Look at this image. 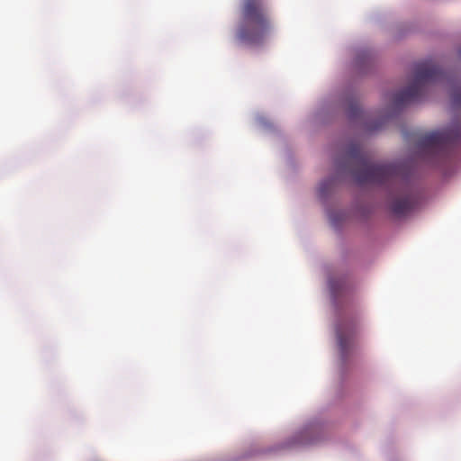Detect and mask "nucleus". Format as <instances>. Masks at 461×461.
I'll return each mask as SVG.
<instances>
[{"instance_id": "423d86ee", "label": "nucleus", "mask_w": 461, "mask_h": 461, "mask_svg": "<svg viewBox=\"0 0 461 461\" xmlns=\"http://www.w3.org/2000/svg\"><path fill=\"white\" fill-rule=\"evenodd\" d=\"M450 96L453 105L461 107V83L455 82L451 85Z\"/></svg>"}, {"instance_id": "f257e3e1", "label": "nucleus", "mask_w": 461, "mask_h": 461, "mask_svg": "<svg viewBox=\"0 0 461 461\" xmlns=\"http://www.w3.org/2000/svg\"><path fill=\"white\" fill-rule=\"evenodd\" d=\"M346 157L358 184H390L397 186L390 205L395 215H406L415 208L419 197L410 185L402 165L375 164L360 145L356 143L348 147Z\"/></svg>"}, {"instance_id": "7ed1b4c3", "label": "nucleus", "mask_w": 461, "mask_h": 461, "mask_svg": "<svg viewBox=\"0 0 461 461\" xmlns=\"http://www.w3.org/2000/svg\"><path fill=\"white\" fill-rule=\"evenodd\" d=\"M446 73L432 60L417 63L414 68V80L406 88L395 93L393 102L396 107L403 106L420 99L426 84L442 81Z\"/></svg>"}, {"instance_id": "39448f33", "label": "nucleus", "mask_w": 461, "mask_h": 461, "mask_svg": "<svg viewBox=\"0 0 461 461\" xmlns=\"http://www.w3.org/2000/svg\"><path fill=\"white\" fill-rule=\"evenodd\" d=\"M338 345L343 357H346L354 344L357 325L353 322H342L336 329Z\"/></svg>"}, {"instance_id": "0eeeda50", "label": "nucleus", "mask_w": 461, "mask_h": 461, "mask_svg": "<svg viewBox=\"0 0 461 461\" xmlns=\"http://www.w3.org/2000/svg\"><path fill=\"white\" fill-rule=\"evenodd\" d=\"M261 41L267 36H269L273 30V25L270 18L261 12Z\"/></svg>"}, {"instance_id": "9d476101", "label": "nucleus", "mask_w": 461, "mask_h": 461, "mask_svg": "<svg viewBox=\"0 0 461 461\" xmlns=\"http://www.w3.org/2000/svg\"><path fill=\"white\" fill-rule=\"evenodd\" d=\"M459 55L461 56V49L459 50Z\"/></svg>"}, {"instance_id": "f03ea898", "label": "nucleus", "mask_w": 461, "mask_h": 461, "mask_svg": "<svg viewBox=\"0 0 461 461\" xmlns=\"http://www.w3.org/2000/svg\"><path fill=\"white\" fill-rule=\"evenodd\" d=\"M460 138L461 127L456 124L422 134L416 143L418 158L430 164H438L448 158L450 148Z\"/></svg>"}, {"instance_id": "1a4fd4ad", "label": "nucleus", "mask_w": 461, "mask_h": 461, "mask_svg": "<svg viewBox=\"0 0 461 461\" xmlns=\"http://www.w3.org/2000/svg\"><path fill=\"white\" fill-rule=\"evenodd\" d=\"M330 180H329V181H326V182L321 183V186H320V192H321L322 194H325V192H326V185H327L328 184H330Z\"/></svg>"}, {"instance_id": "6e6552de", "label": "nucleus", "mask_w": 461, "mask_h": 461, "mask_svg": "<svg viewBox=\"0 0 461 461\" xmlns=\"http://www.w3.org/2000/svg\"><path fill=\"white\" fill-rule=\"evenodd\" d=\"M361 113H362V111H361L360 107L358 106V104H350L349 109H348V116L350 119H355V118L360 116Z\"/></svg>"}, {"instance_id": "20e7f679", "label": "nucleus", "mask_w": 461, "mask_h": 461, "mask_svg": "<svg viewBox=\"0 0 461 461\" xmlns=\"http://www.w3.org/2000/svg\"><path fill=\"white\" fill-rule=\"evenodd\" d=\"M259 34V1L246 0L243 7V19L240 30L242 41H253Z\"/></svg>"}]
</instances>
